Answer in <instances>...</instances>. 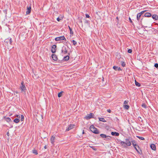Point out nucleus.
I'll list each match as a JSON object with an SVG mask.
<instances>
[{"mask_svg": "<svg viewBox=\"0 0 158 158\" xmlns=\"http://www.w3.org/2000/svg\"><path fill=\"white\" fill-rule=\"evenodd\" d=\"M131 139L127 138L125 139V142L121 141L120 142L121 145L124 148H127V146H130L131 145Z\"/></svg>", "mask_w": 158, "mask_h": 158, "instance_id": "obj_1", "label": "nucleus"}, {"mask_svg": "<svg viewBox=\"0 0 158 158\" xmlns=\"http://www.w3.org/2000/svg\"><path fill=\"white\" fill-rule=\"evenodd\" d=\"M90 131L96 134H98L99 133V131L95 127L94 125H91L89 128Z\"/></svg>", "mask_w": 158, "mask_h": 158, "instance_id": "obj_2", "label": "nucleus"}, {"mask_svg": "<svg viewBox=\"0 0 158 158\" xmlns=\"http://www.w3.org/2000/svg\"><path fill=\"white\" fill-rule=\"evenodd\" d=\"M55 40L56 41H60V40H66V39L64 36H62L56 37L55 38Z\"/></svg>", "mask_w": 158, "mask_h": 158, "instance_id": "obj_3", "label": "nucleus"}, {"mask_svg": "<svg viewBox=\"0 0 158 158\" xmlns=\"http://www.w3.org/2000/svg\"><path fill=\"white\" fill-rule=\"evenodd\" d=\"M67 52V48L65 46H63L61 49V53L63 54H65Z\"/></svg>", "mask_w": 158, "mask_h": 158, "instance_id": "obj_4", "label": "nucleus"}, {"mask_svg": "<svg viewBox=\"0 0 158 158\" xmlns=\"http://www.w3.org/2000/svg\"><path fill=\"white\" fill-rule=\"evenodd\" d=\"M74 125L73 124H70V125L68 126L67 127V128L66 130V131H69L70 130L73 129L74 128Z\"/></svg>", "mask_w": 158, "mask_h": 158, "instance_id": "obj_5", "label": "nucleus"}, {"mask_svg": "<svg viewBox=\"0 0 158 158\" xmlns=\"http://www.w3.org/2000/svg\"><path fill=\"white\" fill-rule=\"evenodd\" d=\"M21 86L20 87V89L22 91H24L26 89V88L23 81L21 82Z\"/></svg>", "mask_w": 158, "mask_h": 158, "instance_id": "obj_6", "label": "nucleus"}, {"mask_svg": "<svg viewBox=\"0 0 158 158\" xmlns=\"http://www.w3.org/2000/svg\"><path fill=\"white\" fill-rule=\"evenodd\" d=\"M93 115V114L92 113H90L89 114H88L85 117L86 119L87 120H88L91 118H93L92 116Z\"/></svg>", "mask_w": 158, "mask_h": 158, "instance_id": "obj_7", "label": "nucleus"}, {"mask_svg": "<svg viewBox=\"0 0 158 158\" xmlns=\"http://www.w3.org/2000/svg\"><path fill=\"white\" fill-rule=\"evenodd\" d=\"M56 46L55 45H54L52 47V49L51 50V52L52 53H54L56 52Z\"/></svg>", "mask_w": 158, "mask_h": 158, "instance_id": "obj_8", "label": "nucleus"}, {"mask_svg": "<svg viewBox=\"0 0 158 158\" xmlns=\"http://www.w3.org/2000/svg\"><path fill=\"white\" fill-rule=\"evenodd\" d=\"M31 6L28 7L27 6V9L26 14L27 15L29 14L31 12Z\"/></svg>", "mask_w": 158, "mask_h": 158, "instance_id": "obj_9", "label": "nucleus"}, {"mask_svg": "<svg viewBox=\"0 0 158 158\" xmlns=\"http://www.w3.org/2000/svg\"><path fill=\"white\" fill-rule=\"evenodd\" d=\"M150 147L153 150L155 151L156 150V145L154 144H152L150 145Z\"/></svg>", "mask_w": 158, "mask_h": 158, "instance_id": "obj_10", "label": "nucleus"}, {"mask_svg": "<svg viewBox=\"0 0 158 158\" xmlns=\"http://www.w3.org/2000/svg\"><path fill=\"white\" fill-rule=\"evenodd\" d=\"M52 57L53 59L54 60H57L58 59L56 55L55 54H52Z\"/></svg>", "mask_w": 158, "mask_h": 158, "instance_id": "obj_11", "label": "nucleus"}, {"mask_svg": "<svg viewBox=\"0 0 158 158\" xmlns=\"http://www.w3.org/2000/svg\"><path fill=\"white\" fill-rule=\"evenodd\" d=\"M55 136H53V135L52 136L51 138V143L53 144H54V143L55 142Z\"/></svg>", "mask_w": 158, "mask_h": 158, "instance_id": "obj_12", "label": "nucleus"}, {"mask_svg": "<svg viewBox=\"0 0 158 158\" xmlns=\"http://www.w3.org/2000/svg\"><path fill=\"white\" fill-rule=\"evenodd\" d=\"M152 17L155 20H156L158 19V16L156 15H153L152 16Z\"/></svg>", "mask_w": 158, "mask_h": 158, "instance_id": "obj_13", "label": "nucleus"}, {"mask_svg": "<svg viewBox=\"0 0 158 158\" xmlns=\"http://www.w3.org/2000/svg\"><path fill=\"white\" fill-rule=\"evenodd\" d=\"M111 134L112 135H115L116 136H118L119 135V133L118 132H111Z\"/></svg>", "mask_w": 158, "mask_h": 158, "instance_id": "obj_14", "label": "nucleus"}, {"mask_svg": "<svg viewBox=\"0 0 158 158\" xmlns=\"http://www.w3.org/2000/svg\"><path fill=\"white\" fill-rule=\"evenodd\" d=\"M151 15V14L148 12L144 14V16L146 17H150Z\"/></svg>", "mask_w": 158, "mask_h": 158, "instance_id": "obj_15", "label": "nucleus"}, {"mask_svg": "<svg viewBox=\"0 0 158 158\" xmlns=\"http://www.w3.org/2000/svg\"><path fill=\"white\" fill-rule=\"evenodd\" d=\"M3 118L5 119V120L7 122H9L11 120L10 118L9 117L6 118L5 117H4Z\"/></svg>", "mask_w": 158, "mask_h": 158, "instance_id": "obj_16", "label": "nucleus"}, {"mask_svg": "<svg viewBox=\"0 0 158 158\" xmlns=\"http://www.w3.org/2000/svg\"><path fill=\"white\" fill-rule=\"evenodd\" d=\"M69 58V56H66L64 57V58L63 60H64L67 61L68 60Z\"/></svg>", "mask_w": 158, "mask_h": 158, "instance_id": "obj_17", "label": "nucleus"}, {"mask_svg": "<svg viewBox=\"0 0 158 158\" xmlns=\"http://www.w3.org/2000/svg\"><path fill=\"white\" fill-rule=\"evenodd\" d=\"M99 120L100 121H101L102 122H106V120L104 118H99Z\"/></svg>", "mask_w": 158, "mask_h": 158, "instance_id": "obj_18", "label": "nucleus"}, {"mask_svg": "<svg viewBox=\"0 0 158 158\" xmlns=\"http://www.w3.org/2000/svg\"><path fill=\"white\" fill-rule=\"evenodd\" d=\"M141 16V15L139 14V13H138L137 15V19L138 20H139L140 19V17Z\"/></svg>", "mask_w": 158, "mask_h": 158, "instance_id": "obj_19", "label": "nucleus"}, {"mask_svg": "<svg viewBox=\"0 0 158 158\" xmlns=\"http://www.w3.org/2000/svg\"><path fill=\"white\" fill-rule=\"evenodd\" d=\"M100 135L102 138H106L107 136L104 134H101Z\"/></svg>", "mask_w": 158, "mask_h": 158, "instance_id": "obj_20", "label": "nucleus"}, {"mask_svg": "<svg viewBox=\"0 0 158 158\" xmlns=\"http://www.w3.org/2000/svg\"><path fill=\"white\" fill-rule=\"evenodd\" d=\"M135 84L137 86L139 87L140 86V84L137 82L136 80H135Z\"/></svg>", "mask_w": 158, "mask_h": 158, "instance_id": "obj_21", "label": "nucleus"}, {"mask_svg": "<svg viewBox=\"0 0 158 158\" xmlns=\"http://www.w3.org/2000/svg\"><path fill=\"white\" fill-rule=\"evenodd\" d=\"M69 29L70 30V34H71L72 35H73V31L72 30V29L69 26Z\"/></svg>", "mask_w": 158, "mask_h": 158, "instance_id": "obj_22", "label": "nucleus"}, {"mask_svg": "<svg viewBox=\"0 0 158 158\" xmlns=\"http://www.w3.org/2000/svg\"><path fill=\"white\" fill-rule=\"evenodd\" d=\"M14 121L16 123H18L19 122V119L16 118L14 119Z\"/></svg>", "mask_w": 158, "mask_h": 158, "instance_id": "obj_23", "label": "nucleus"}, {"mask_svg": "<svg viewBox=\"0 0 158 158\" xmlns=\"http://www.w3.org/2000/svg\"><path fill=\"white\" fill-rule=\"evenodd\" d=\"M32 152L33 153L35 154V155H37L38 154L37 151L35 149L32 150Z\"/></svg>", "mask_w": 158, "mask_h": 158, "instance_id": "obj_24", "label": "nucleus"}, {"mask_svg": "<svg viewBox=\"0 0 158 158\" xmlns=\"http://www.w3.org/2000/svg\"><path fill=\"white\" fill-rule=\"evenodd\" d=\"M63 92V91H61L58 94V97L60 98L61 97V96H62V93Z\"/></svg>", "mask_w": 158, "mask_h": 158, "instance_id": "obj_25", "label": "nucleus"}, {"mask_svg": "<svg viewBox=\"0 0 158 158\" xmlns=\"http://www.w3.org/2000/svg\"><path fill=\"white\" fill-rule=\"evenodd\" d=\"M132 143V144L133 145L134 147H135V146H136V145L135 144V140H131V143Z\"/></svg>", "mask_w": 158, "mask_h": 158, "instance_id": "obj_26", "label": "nucleus"}, {"mask_svg": "<svg viewBox=\"0 0 158 158\" xmlns=\"http://www.w3.org/2000/svg\"><path fill=\"white\" fill-rule=\"evenodd\" d=\"M124 108L126 110L128 109L130 107L129 106L127 105H124Z\"/></svg>", "mask_w": 158, "mask_h": 158, "instance_id": "obj_27", "label": "nucleus"}, {"mask_svg": "<svg viewBox=\"0 0 158 158\" xmlns=\"http://www.w3.org/2000/svg\"><path fill=\"white\" fill-rule=\"evenodd\" d=\"M137 137L139 139H140L141 140H144V138L143 137H141V136H137Z\"/></svg>", "mask_w": 158, "mask_h": 158, "instance_id": "obj_28", "label": "nucleus"}, {"mask_svg": "<svg viewBox=\"0 0 158 158\" xmlns=\"http://www.w3.org/2000/svg\"><path fill=\"white\" fill-rule=\"evenodd\" d=\"M106 140H110L111 139V137L109 136H107L106 138Z\"/></svg>", "mask_w": 158, "mask_h": 158, "instance_id": "obj_29", "label": "nucleus"}, {"mask_svg": "<svg viewBox=\"0 0 158 158\" xmlns=\"http://www.w3.org/2000/svg\"><path fill=\"white\" fill-rule=\"evenodd\" d=\"M135 149L137 151V152H138V153L139 154H141V153H142V152H140L136 148V147L135 146Z\"/></svg>", "mask_w": 158, "mask_h": 158, "instance_id": "obj_30", "label": "nucleus"}, {"mask_svg": "<svg viewBox=\"0 0 158 158\" xmlns=\"http://www.w3.org/2000/svg\"><path fill=\"white\" fill-rule=\"evenodd\" d=\"M142 106L143 108H146V106L145 104H144V103L142 105Z\"/></svg>", "mask_w": 158, "mask_h": 158, "instance_id": "obj_31", "label": "nucleus"}, {"mask_svg": "<svg viewBox=\"0 0 158 158\" xmlns=\"http://www.w3.org/2000/svg\"><path fill=\"white\" fill-rule=\"evenodd\" d=\"M121 65L123 67H124L125 66L126 64L124 62H122Z\"/></svg>", "mask_w": 158, "mask_h": 158, "instance_id": "obj_32", "label": "nucleus"}, {"mask_svg": "<svg viewBox=\"0 0 158 158\" xmlns=\"http://www.w3.org/2000/svg\"><path fill=\"white\" fill-rule=\"evenodd\" d=\"M21 121H23L24 119V117L23 116V115H21Z\"/></svg>", "mask_w": 158, "mask_h": 158, "instance_id": "obj_33", "label": "nucleus"}, {"mask_svg": "<svg viewBox=\"0 0 158 158\" xmlns=\"http://www.w3.org/2000/svg\"><path fill=\"white\" fill-rule=\"evenodd\" d=\"M72 42L73 43V44L74 45H76V44H77V42L75 41L74 40H72Z\"/></svg>", "mask_w": 158, "mask_h": 158, "instance_id": "obj_34", "label": "nucleus"}, {"mask_svg": "<svg viewBox=\"0 0 158 158\" xmlns=\"http://www.w3.org/2000/svg\"><path fill=\"white\" fill-rule=\"evenodd\" d=\"M146 11V10H144V11H142L141 12H140V13H139L141 15H142V14H143Z\"/></svg>", "mask_w": 158, "mask_h": 158, "instance_id": "obj_35", "label": "nucleus"}, {"mask_svg": "<svg viewBox=\"0 0 158 158\" xmlns=\"http://www.w3.org/2000/svg\"><path fill=\"white\" fill-rule=\"evenodd\" d=\"M113 68L115 70H117L118 67L116 66H114Z\"/></svg>", "mask_w": 158, "mask_h": 158, "instance_id": "obj_36", "label": "nucleus"}, {"mask_svg": "<svg viewBox=\"0 0 158 158\" xmlns=\"http://www.w3.org/2000/svg\"><path fill=\"white\" fill-rule=\"evenodd\" d=\"M154 66H155L156 68H157L158 69V64H157V63H156V64H155V65H154Z\"/></svg>", "mask_w": 158, "mask_h": 158, "instance_id": "obj_37", "label": "nucleus"}, {"mask_svg": "<svg viewBox=\"0 0 158 158\" xmlns=\"http://www.w3.org/2000/svg\"><path fill=\"white\" fill-rule=\"evenodd\" d=\"M9 42H10V44H12V39L11 38H10V39H9Z\"/></svg>", "mask_w": 158, "mask_h": 158, "instance_id": "obj_38", "label": "nucleus"}, {"mask_svg": "<svg viewBox=\"0 0 158 158\" xmlns=\"http://www.w3.org/2000/svg\"><path fill=\"white\" fill-rule=\"evenodd\" d=\"M128 102V101H125L124 102V104H125V105H126V104H127Z\"/></svg>", "mask_w": 158, "mask_h": 158, "instance_id": "obj_39", "label": "nucleus"}, {"mask_svg": "<svg viewBox=\"0 0 158 158\" xmlns=\"http://www.w3.org/2000/svg\"><path fill=\"white\" fill-rule=\"evenodd\" d=\"M132 52V50L131 49H129L128 50V52L129 53H131Z\"/></svg>", "mask_w": 158, "mask_h": 158, "instance_id": "obj_40", "label": "nucleus"}, {"mask_svg": "<svg viewBox=\"0 0 158 158\" xmlns=\"http://www.w3.org/2000/svg\"><path fill=\"white\" fill-rule=\"evenodd\" d=\"M90 147L92 148L93 150H96V149L93 146H90Z\"/></svg>", "mask_w": 158, "mask_h": 158, "instance_id": "obj_41", "label": "nucleus"}, {"mask_svg": "<svg viewBox=\"0 0 158 158\" xmlns=\"http://www.w3.org/2000/svg\"><path fill=\"white\" fill-rule=\"evenodd\" d=\"M85 16L86 18H89V15L87 14H85Z\"/></svg>", "mask_w": 158, "mask_h": 158, "instance_id": "obj_42", "label": "nucleus"}, {"mask_svg": "<svg viewBox=\"0 0 158 158\" xmlns=\"http://www.w3.org/2000/svg\"><path fill=\"white\" fill-rule=\"evenodd\" d=\"M61 19H60L59 17L57 19V20L59 22L60 21Z\"/></svg>", "mask_w": 158, "mask_h": 158, "instance_id": "obj_43", "label": "nucleus"}, {"mask_svg": "<svg viewBox=\"0 0 158 158\" xmlns=\"http://www.w3.org/2000/svg\"><path fill=\"white\" fill-rule=\"evenodd\" d=\"M117 70L118 71H120V70H121L122 69H121V68L120 67H119V68L118 67Z\"/></svg>", "mask_w": 158, "mask_h": 158, "instance_id": "obj_44", "label": "nucleus"}, {"mask_svg": "<svg viewBox=\"0 0 158 158\" xmlns=\"http://www.w3.org/2000/svg\"><path fill=\"white\" fill-rule=\"evenodd\" d=\"M107 111L109 113H110L111 110L110 109H108L107 110Z\"/></svg>", "mask_w": 158, "mask_h": 158, "instance_id": "obj_45", "label": "nucleus"}, {"mask_svg": "<svg viewBox=\"0 0 158 158\" xmlns=\"http://www.w3.org/2000/svg\"><path fill=\"white\" fill-rule=\"evenodd\" d=\"M129 20L130 21V22H131V23H132V21L131 19L130 18H129Z\"/></svg>", "mask_w": 158, "mask_h": 158, "instance_id": "obj_46", "label": "nucleus"}, {"mask_svg": "<svg viewBox=\"0 0 158 158\" xmlns=\"http://www.w3.org/2000/svg\"><path fill=\"white\" fill-rule=\"evenodd\" d=\"M7 135L8 136H9L10 134H9V132H8L7 133Z\"/></svg>", "mask_w": 158, "mask_h": 158, "instance_id": "obj_47", "label": "nucleus"}, {"mask_svg": "<svg viewBox=\"0 0 158 158\" xmlns=\"http://www.w3.org/2000/svg\"><path fill=\"white\" fill-rule=\"evenodd\" d=\"M44 148L45 149L47 148V146L46 145L44 146Z\"/></svg>", "mask_w": 158, "mask_h": 158, "instance_id": "obj_48", "label": "nucleus"}, {"mask_svg": "<svg viewBox=\"0 0 158 158\" xmlns=\"http://www.w3.org/2000/svg\"><path fill=\"white\" fill-rule=\"evenodd\" d=\"M17 117H18V118H19V117H20V116H19V115H17Z\"/></svg>", "mask_w": 158, "mask_h": 158, "instance_id": "obj_49", "label": "nucleus"}, {"mask_svg": "<svg viewBox=\"0 0 158 158\" xmlns=\"http://www.w3.org/2000/svg\"><path fill=\"white\" fill-rule=\"evenodd\" d=\"M155 25H158V24L157 23H156Z\"/></svg>", "mask_w": 158, "mask_h": 158, "instance_id": "obj_50", "label": "nucleus"}, {"mask_svg": "<svg viewBox=\"0 0 158 158\" xmlns=\"http://www.w3.org/2000/svg\"><path fill=\"white\" fill-rule=\"evenodd\" d=\"M116 118V119H117V120H118V118Z\"/></svg>", "mask_w": 158, "mask_h": 158, "instance_id": "obj_51", "label": "nucleus"}, {"mask_svg": "<svg viewBox=\"0 0 158 158\" xmlns=\"http://www.w3.org/2000/svg\"><path fill=\"white\" fill-rule=\"evenodd\" d=\"M116 18H117V19H118V17H117Z\"/></svg>", "mask_w": 158, "mask_h": 158, "instance_id": "obj_52", "label": "nucleus"}]
</instances>
